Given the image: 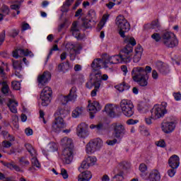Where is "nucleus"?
Segmentation results:
<instances>
[{
	"instance_id": "obj_8",
	"label": "nucleus",
	"mask_w": 181,
	"mask_h": 181,
	"mask_svg": "<svg viewBox=\"0 0 181 181\" xmlns=\"http://www.w3.org/2000/svg\"><path fill=\"white\" fill-rule=\"evenodd\" d=\"M52 94L53 90H52V88L49 86H45L43 88L40 96L42 107H47V105L50 104Z\"/></svg>"
},
{
	"instance_id": "obj_11",
	"label": "nucleus",
	"mask_w": 181,
	"mask_h": 181,
	"mask_svg": "<svg viewBox=\"0 0 181 181\" xmlns=\"http://www.w3.org/2000/svg\"><path fill=\"white\" fill-rule=\"evenodd\" d=\"M63 128H66V122L62 117L55 116V119L52 122V129L54 132H60Z\"/></svg>"
},
{
	"instance_id": "obj_17",
	"label": "nucleus",
	"mask_w": 181,
	"mask_h": 181,
	"mask_svg": "<svg viewBox=\"0 0 181 181\" xmlns=\"http://www.w3.org/2000/svg\"><path fill=\"white\" fill-rule=\"evenodd\" d=\"M69 163H71L74 159V156L77 153V149L71 139H69Z\"/></svg>"
},
{
	"instance_id": "obj_18",
	"label": "nucleus",
	"mask_w": 181,
	"mask_h": 181,
	"mask_svg": "<svg viewBox=\"0 0 181 181\" xmlns=\"http://www.w3.org/2000/svg\"><path fill=\"white\" fill-rule=\"evenodd\" d=\"M19 55L25 57L30 56V57H33L34 56L33 52L28 49H18L13 52V57H15V59H18Z\"/></svg>"
},
{
	"instance_id": "obj_20",
	"label": "nucleus",
	"mask_w": 181,
	"mask_h": 181,
	"mask_svg": "<svg viewBox=\"0 0 181 181\" xmlns=\"http://www.w3.org/2000/svg\"><path fill=\"white\" fill-rule=\"evenodd\" d=\"M97 162V158L95 156H88L86 160H83L78 169H88L89 166H93Z\"/></svg>"
},
{
	"instance_id": "obj_54",
	"label": "nucleus",
	"mask_w": 181,
	"mask_h": 181,
	"mask_svg": "<svg viewBox=\"0 0 181 181\" xmlns=\"http://www.w3.org/2000/svg\"><path fill=\"white\" fill-rule=\"evenodd\" d=\"M88 18H90V19H94L95 18V11L91 9L88 13Z\"/></svg>"
},
{
	"instance_id": "obj_48",
	"label": "nucleus",
	"mask_w": 181,
	"mask_h": 181,
	"mask_svg": "<svg viewBox=\"0 0 181 181\" xmlns=\"http://www.w3.org/2000/svg\"><path fill=\"white\" fill-rule=\"evenodd\" d=\"M62 12H63V13L68 12L69 11V0H66L65 3L64 4V5L62 6V8H61Z\"/></svg>"
},
{
	"instance_id": "obj_44",
	"label": "nucleus",
	"mask_w": 181,
	"mask_h": 181,
	"mask_svg": "<svg viewBox=\"0 0 181 181\" xmlns=\"http://www.w3.org/2000/svg\"><path fill=\"white\" fill-rule=\"evenodd\" d=\"M13 67L14 70H22V63L19 61H13Z\"/></svg>"
},
{
	"instance_id": "obj_12",
	"label": "nucleus",
	"mask_w": 181,
	"mask_h": 181,
	"mask_svg": "<svg viewBox=\"0 0 181 181\" xmlns=\"http://www.w3.org/2000/svg\"><path fill=\"white\" fill-rule=\"evenodd\" d=\"M52 78V74L49 71H45L42 74L37 76V83L39 88H42L45 84H47Z\"/></svg>"
},
{
	"instance_id": "obj_23",
	"label": "nucleus",
	"mask_w": 181,
	"mask_h": 181,
	"mask_svg": "<svg viewBox=\"0 0 181 181\" xmlns=\"http://www.w3.org/2000/svg\"><path fill=\"white\" fill-rule=\"evenodd\" d=\"M105 111L110 118H115L117 116L115 114V107L112 104L106 105L105 106Z\"/></svg>"
},
{
	"instance_id": "obj_31",
	"label": "nucleus",
	"mask_w": 181,
	"mask_h": 181,
	"mask_svg": "<svg viewBox=\"0 0 181 181\" xmlns=\"http://www.w3.org/2000/svg\"><path fill=\"white\" fill-rule=\"evenodd\" d=\"M4 166H6V168H8V169H14L16 172H23L21 167L16 165L15 163H4Z\"/></svg>"
},
{
	"instance_id": "obj_22",
	"label": "nucleus",
	"mask_w": 181,
	"mask_h": 181,
	"mask_svg": "<svg viewBox=\"0 0 181 181\" xmlns=\"http://www.w3.org/2000/svg\"><path fill=\"white\" fill-rule=\"evenodd\" d=\"M79 172H81V174L78 175V181H90L91 177H93L90 171H83V170L79 169Z\"/></svg>"
},
{
	"instance_id": "obj_61",
	"label": "nucleus",
	"mask_w": 181,
	"mask_h": 181,
	"mask_svg": "<svg viewBox=\"0 0 181 181\" xmlns=\"http://www.w3.org/2000/svg\"><path fill=\"white\" fill-rule=\"evenodd\" d=\"M168 173L170 177H173L176 174V170H175V168H173V169L168 170Z\"/></svg>"
},
{
	"instance_id": "obj_39",
	"label": "nucleus",
	"mask_w": 181,
	"mask_h": 181,
	"mask_svg": "<svg viewBox=\"0 0 181 181\" xmlns=\"http://www.w3.org/2000/svg\"><path fill=\"white\" fill-rule=\"evenodd\" d=\"M124 180V172L120 171L112 177V181H122Z\"/></svg>"
},
{
	"instance_id": "obj_13",
	"label": "nucleus",
	"mask_w": 181,
	"mask_h": 181,
	"mask_svg": "<svg viewBox=\"0 0 181 181\" xmlns=\"http://www.w3.org/2000/svg\"><path fill=\"white\" fill-rule=\"evenodd\" d=\"M72 36L76 37L77 40H83V35L80 33V28L78 27V21H76L72 23L70 30Z\"/></svg>"
},
{
	"instance_id": "obj_10",
	"label": "nucleus",
	"mask_w": 181,
	"mask_h": 181,
	"mask_svg": "<svg viewBox=\"0 0 181 181\" xmlns=\"http://www.w3.org/2000/svg\"><path fill=\"white\" fill-rule=\"evenodd\" d=\"M103 146V140L101 139H95L88 142L86 144V153H94V152H97L99 149Z\"/></svg>"
},
{
	"instance_id": "obj_38",
	"label": "nucleus",
	"mask_w": 181,
	"mask_h": 181,
	"mask_svg": "<svg viewBox=\"0 0 181 181\" xmlns=\"http://www.w3.org/2000/svg\"><path fill=\"white\" fill-rule=\"evenodd\" d=\"M110 18V15L105 14L103 15L102 20L99 23V26H100V29H103L104 26L105 25V23H107V21H108V18Z\"/></svg>"
},
{
	"instance_id": "obj_28",
	"label": "nucleus",
	"mask_w": 181,
	"mask_h": 181,
	"mask_svg": "<svg viewBox=\"0 0 181 181\" xmlns=\"http://www.w3.org/2000/svg\"><path fill=\"white\" fill-rule=\"evenodd\" d=\"M76 88L72 87L69 91V101L71 103H74L77 100V93H76Z\"/></svg>"
},
{
	"instance_id": "obj_59",
	"label": "nucleus",
	"mask_w": 181,
	"mask_h": 181,
	"mask_svg": "<svg viewBox=\"0 0 181 181\" xmlns=\"http://www.w3.org/2000/svg\"><path fill=\"white\" fill-rule=\"evenodd\" d=\"M2 145L4 148H11V146H12V143H11V141H4L2 142Z\"/></svg>"
},
{
	"instance_id": "obj_25",
	"label": "nucleus",
	"mask_w": 181,
	"mask_h": 181,
	"mask_svg": "<svg viewBox=\"0 0 181 181\" xmlns=\"http://www.w3.org/2000/svg\"><path fill=\"white\" fill-rule=\"evenodd\" d=\"M69 54L71 60L73 61L76 59V55L78 54V48L77 46L69 43Z\"/></svg>"
},
{
	"instance_id": "obj_49",
	"label": "nucleus",
	"mask_w": 181,
	"mask_h": 181,
	"mask_svg": "<svg viewBox=\"0 0 181 181\" xmlns=\"http://www.w3.org/2000/svg\"><path fill=\"white\" fill-rule=\"evenodd\" d=\"M151 37L155 40L156 42H159L161 39L162 40V37H160V34L158 33H155L151 35Z\"/></svg>"
},
{
	"instance_id": "obj_26",
	"label": "nucleus",
	"mask_w": 181,
	"mask_h": 181,
	"mask_svg": "<svg viewBox=\"0 0 181 181\" xmlns=\"http://www.w3.org/2000/svg\"><path fill=\"white\" fill-rule=\"evenodd\" d=\"M104 64V61L100 58H97L94 59L91 64V67L93 71H97V70H100L101 69V64Z\"/></svg>"
},
{
	"instance_id": "obj_30",
	"label": "nucleus",
	"mask_w": 181,
	"mask_h": 181,
	"mask_svg": "<svg viewBox=\"0 0 181 181\" xmlns=\"http://www.w3.org/2000/svg\"><path fill=\"white\" fill-rule=\"evenodd\" d=\"M82 26L85 28V29H90L93 28V25H94V21L86 18H82Z\"/></svg>"
},
{
	"instance_id": "obj_41",
	"label": "nucleus",
	"mask_w": 181,
	"mask_h": 181,
	"mask_svg": "<svg viewBox=\"0 0 181 181\" xmlns=\"http://www.w3.org/2000/svg\"><path fill=\"white\" fill-rule=\"evenodd\" d=\"M58 68L61 71H67V70H69V62L62 63L58 66Z\"/></svg>"
},
{
	"instance_id": "obj_36",
	"label": "nucleus",
	"mask_w": 181,
	"mask_h": 181,
	"mask_svg": "<svg viewBox=\"0 0 181 181\" xmlns=\"http://www.w3.org/2000/svg\"><path fill=\"white\" fill-rule=\"evenodd\" d=\"M33 158H31V163L33 166L40 169V163H39V160H37V156H31Z\"/></svg>"
},
{
	"instance_id": "obj_29",
	"label": "nucleus",
	"mask_w": 181,
	"mask_h": 181,
	"mask_svg": "<svg viewBox=\"0 0 181 181\" xmlns=\"http://www.w3.org/2000/svg\"><path fill=\"white\" fill-rule=\"evenodd\" d=\"M69 114V110L66 109H58L54 113V117H61L62 118H66Z\"/></svg>"
},
{
	"instance_id": "obj_35",
	"label": "nucleus",
	"mask_w": 181,
	"mask_h": 181,
	"mask_svg": "<svg viewBox=\"0 0 181 181\" xmlns=\"http://www.w3.org/2000/svg\"><path fill=\"white\" fill-rule=\"evenodd\" d=\"M83 114V107H78L72 112L73 118H78Z\"/></svg>"
},
{
	"instance_id": "obj_33",
	"label": "nucleus",
	"mask_w": 181,
	"mask_h": 181,
	"mask_svg": "<svg viewBox=\"0 0 181 181\" xmlns=\"http://www.w3.org/2000/svg\"><path fill=\"white\" fill-rule=\"evenodd\" d=\"M25 146L31 156H37V153L36 152V150H35L33 146H32V144H25Z\"/></svg>"
},
{
	"instance_id": "obj_6",
	"label": "nucleus",
	"mask_w": 181,
	"mask_h": 181,
	"mask_svg": "<svg viewBox=\"0 0 181 181\" xmlns=\"http://www.w3.org/2000/svg\"><path fill=\"white\" fill-rule=\"evenodd\" d=\"M168 103L165 102L161 103L160 105H156L151 110L152 119H159V118H163L165 114L168 112L166 107Z\"/></svg>"
},
{
	"instance_id": "obj_53",
	"label": "nucleus",
	"mask_w": 181,
	"mask_h": 181,
	"mask_svg": "<svg viewBox=\"0 0 181 181\" xmlns=\"http://www.w3.org/2000/svg\"><path fill=\"white\" fill-rule=\"evenodd\" d=\"M119 166H121L122 169H129V164L127 161H123L119 163Z\"/></svg>"
},
{
	"instance_id": "obj_3",
	"label": "nucleus",
	"mask_w": 181,
	"mask_h": 181,
	"mask_svg": "<svg viewBox=\"0 0 181 181\" xmlns=\"http://www.w3.org/2000/svg\"><path fill=\"white\" fill-rule=\"evenodd\" d=\"M116 25H117L118 29H119V35L121 36V37H124V39H127V37H132L131 36H126L125 34L127 33V32H129L131 29V25L125 19V17L122 15H119L116 18Z\"/></svg>"
},
{
	"instance_id": "obj_32",
	"label": "nucleus",
	"mask_w": 181,
	"mask_h": 181,
	"mask_svg": "<svg viewBox=\"0 0 181 181\" xmlns=\"http://www.w3.org/2000/svg\"><path fill=\"white\" fill-rule=\"evenodd\" d=\"M90 129H95L97 132H101V131L105 130V127L103 123H99L98 124H90Z\"/></svg>"
},
{
	"instance_id": "obj_19",
	"label": "nucleus",
	"mask_w": 181,
	"mask_h": 181,
	"mask_svg": "<svg viewBox=\"0 0 181 181\" xmlns=\"http://www.w3.org/2000/svg\"><path fill=\"white\" fill-rule=\"evenodd\" d=\"M156 66L158 71L163 76L169 74L170 70L169 69V66H168V64L163 63L162 61H158L156 63Z\"/></svg>"
},
{
	"instance_id": "obj_50",
	"label": "nucleus",
	"mask_w": 181,
	"mask_h": 181,
	"mask_svg": "<svg viewBox=\"0 0 181 181\" xmlns=\"http://www.w3.org/2000/svg\"><path fill=\"white\" fill-rule=\"evenodd\" d=\"M144 49L142 48V46L138 45L135 49V54L142 55Z\"/></svg>"
},
{
	"instance_id": "obj_24",
	"label": "nucleus",
	"mask_w": 181,
	"mask_h": 181,
	"mask_svg": "<svg viewBox=\"0 0 181 181\" xmlns=\"http://www.w3.org/2000/svg\"><path fill=\"white\" fill-rule=\"evenodd\" d=\"M149 181H160V173L158 170H153L151 171L148 175Z\"/></svg>"
},
{
	"instance_id": "obj_16",
	"label": "nucleus",
	"mask_w": 181,
	"mask_h": 181,
	"mask_svg": "<svg viewBox=\"0 0 181 181\" xmlns=\"http://www.w3.org/2000/svg\"><path fill=\"white\" fill-rule=\"evenodd\" d=\"M175 128H176V124H175L174 122H162L161 129L165 134H170V132H173V131H175Z\"/></svg>"
},
{
	"instance_id": "obj_47",
	"label": "nucleus",
	"mask_w": 181,
	"mask_h": 181,
	"mask_svg": "<svg viewBox=\"0 0 181 181\" xmlns=\"http://www.w3.org/2000/svg\"><path fill=\"white\" fill-rule=\"evenodd\" d=\"M11 86L13 90H21V83L19 81H14L11 83Z\"/></svg>"
},
{
	"instance_id": "obj_14",
	"label": "nucleus",
	"mask_w": 181,
	"mask_h": 181,
	"mask_svg": "<svg viewBox=\"0 0 181 181\" xmlns=\"http://www.w3.org/2000/svg\"><path fill=\"white\" fill-rule=\"evenodd\" d=\"M88 126L86 123H81L78 125L76 134L79 138H87L88 136Z\"/></svg>"
},
{
	"instance_id": "obj_4",
	"label": "nucleus",
	"mask_w": 181,
	"mask_h": 181,
	"mask_svg": "<svg viewBox=\"0 0 181 181\" xmlns=\"http://www.w3.org/2000/svg\"><path fill=\"white\" fill-rule=\"evenodd\" d=\"M94 89L91 91L90 95L91 97H95L97 95V91L101 87V76L100 74L96 75H90L89 81L86 83V88H93Z\"/></svg>"
},
{
	"instance_id": "obj_40",
	"label": "nucleus",
	"mask_w": 181,
	"mask_h": 181,
	"mask_svg": "<svg viewBox=\"0 0 181 181\" xmlns=\"http://www.w3.org/2000/svg\"><path fill=\"white\" fill-rule=\"evenodd\" d=\"M139 170L141 173V176H146V173H145V172L148 170V166H146L145 163H141L139 167Z\"/></svg>"
},
{
	"instance_id": "obj_60",
	"label": "nucleus",
	"mask_w": 181,
	"mask_h": 181,
	"mask_svg": "<svg viewBox=\"0 0 181 181\" xmlns=\"http://www.w3.org/2000/svg\"><path fill=\"white\" fill-rule=\"evenodd\" d=\"M30 28V25L28 23H23L22 24V30L25 32V30H28V29Z\"/></svg>"
},
{
	"instance_id": "obj_62",
	"label": "nucleus",
	"mask_w": 181,
	"mask_h": 181,
	"mask_svg": "<svg viewBox=\"0 0 181 181\" xmlns=\"http://www.w3.org/2000/svg\"><path fill=\"white\" fill-rule=\"evenodd\" d=\"M20 162L22 165H25L26 166L30 164L29 160H26L25 157L21 158Z\"/></svg>"
},
{
	"instance_id": "obj_43",
	"label": "nucleus",
	"mask_w": 181,
	"mask_h": 181,
	"mask_svg": "<svg viewBox=\"0 0 181 181\" xmlns=\"http://www.w3.org/2000/svg\"><path fill=\"white\" fill-rule=\"evenodd\" d=\"M59 100L62 105H67L69 103V95H61Z\"/></svg>"
},
{
	"instance_id": "obj_7",
	"label": "nucleus",
	"mask_w": 181,
	"mask_h": 181,
	"mask_svg": "<svg viewBox=\"0 0 181 181\" xmlns=\"http://www.w3.org/2000/svg\"><path fill=\"white\" fill-rule=\"evenodd\" d=\"M120 108L123 115L130 118L134 115L135 110L134 109V104L132 101L127 99H124L120 102Z\"/></svg>"
},
{
	"instance_id": "obj_46",
	"label": "nucleus",
	"mask_w": 181,
	"mask_h": 181,
	"mask_svg": "<svg viewBox=\"0 0 181 181\" xmlns=\"http://www.w3.org/2000/svg\"><path fill=\"white\" fill-rule=\"evenodd\" d=\"M121 141H119L118 139L115 138L113 140H107L106 141L107 145H109L110 146H114L115 144H119Z\"/></svg>"
},
{
	"instance_id": "obj_9",
	"label": "nucleus",
	"mask_w": 181,
	"mask_h": 181,
	"mask_svg": "<svg viewBox=\"0 0 181 181\" xmlns=\"http://www.w3.org/2000/svg\"><path fill=\"white\" fill-rule=\"evenodd\" d=\"M112 127L113 128V136L119 141H121L124 137V134H127V130H125V126L121 123H112Z\"/></svg>"
},
{
	"instance_id": "obj_37",
	"label": "nucleus",
	"mask_w": 181,
	"mask_h": 181,
	"mask_svg": "<svg viewBox=\"0 0 181 181\" xmlns=\"http://www.w3.org/2000/svg\"><path fill=\"white\" fill-rule=\"evenodd\" d=\"M1 86V93H3V94H8V93H9V86H8V82H6V81H3Z\"/></svg>"
},
{
	"instance_id": "obj_52",
	"label": "nucleus",
	"mask_w": 181,
	"mask_h": 181,
	"mask_svg": "<svg viewBox=\"0 0 181 181\" xmlns=\"http://www.w3.org/2000/svg\"><path fill=\"white\" fill-rule=\"evenodd\" d=\"M141 57H142V55L139 54H135L133 57V62L134 63H138L139 60H141Z\"/></svg>"
},
{
	"instance_id": "obj_64",
	"label": "nucleus",
	"mask_w": 181,
	"mask_h": 181,
	"mask_svg": "<svg viewBox=\"0 0 181 181\" xmlns=\"http://www.w3.org/2000/svg\"><path fill=\"white\" fill-rule=\"evenodd\" d=\"M12 37H16L19 35V30H12L11 33Z\"/></svg>"
},
{
	"instance_id": "obj_27",
	"label": "nucleus",
	"mask_w": 181,
	"mask_h": 181,
	"mask_svg": "<svg viewBox=\"0 0 181 181\" xmlns=\"http://www.w3.org/2000/svg\"><path fill=\"white\" fill-rule=\"evenodd\" d=\"M7 105L13 114H16V112H18V102H16V100L13 99L10 100Z\"/></svg>"
},
{
	"instance_id": "obj_2",
	"label": "nucleus",
	"mask_w": 181,
	"mask_h": 181,
	"mask_svg": "<svg viewBox=\"0 0 181 181\" xmlns=\"http://www.w3.org/2000/svg\"><path fill=\"white\" fill-rule=\"evenodd\" d=\"M132 76L134 81L137 83L140 87H148L149 76L144 68L141 66L134 67L132 70Z\"/></svg>"
},
{
	"instance_id": "obj_15",
	"label": "nucleus",
	"mask_w": 181,
	"mask_h": 181,
	"mask_svg": "<svg viewBox=\"0 0 181 181\" xmlns=\"http://www.w3.org/2000/svg\"><path fill=\"white\" fill-rule=\"evenodd\" d=\"M61 145L64 148L62 151V159L66 162L69 160V137L65 136L61 140Z\"/></svg>"
},
{
	"instance_id": "obj_63",
	"label": "nucleus",
	"mask_w": 181,
	"mask_h": 181,
	"mask_svg": "<svg viewBox=\"0 0 181 181\" xmlns=\"http://www.w3.org/2000/svg\"><path fill=\"white\" fill-rule=\"evenodd\" d=\"M93 105H95V109L96 110V111H100L101 110V105H100V103L94 101Z\"/></svg>"
},
{
	"instance_id": "obj_34",
	"label": "nucleus",
	"mask_w": 181,
	"mask_h": 181,
	"mask_svg": "<svg viewBox=\"0 0 181 181\" xmlns=\"http://www.w3.org/2000/svg\"><path fill=\"white\" fill-rule=\"evenodd\" d=\"M151 28L155 29L156 32H159L160 30V23H159V21L155 20L151 23Z\"/></svg>"
},
{
	"instance_id": "obj_57",
	"label": "nucleus",
	"mask_w": 181,
	"mask_h": 181,
	"mask_svg": "<svg viewBox=\"0 0 181 181\" xmlns=\"http://www.w3.org/2000/svg\"><path fill=\"white\" fill-rule=\"evenodd\" d=\"M88 111H93V112H96L97 110L95 109V106L94 105V103L89 104L88 105Z\"/></svg>"
},
{
	"instance_id": "obj_58",
	"label": "nucleus",
	"mask_w": 181,
	"mask_h": 181,
	"mask_svg": "<svg viewBox=\"0 0 181 181\" xmlns=\"http://www.w3.org/2000/svg\"><path fill=\"white\" fill-rule=\"evenodd\" d=\"M5 42V30L0 34V46Z\"/></svg>"
},
{
	"instance_id": "obj_51",
	"label": "nucleus",
	"mask_w": 181,
	"mask_h": 181,
	"mask_svg": "<svg viewBox=\"0 0 181 181\" xmlns=\"http://www.w3.org/2000/svg\"><path fill=\"white\" fill-rule=\"evenodd\" d=\"M138 122H139V120H135L134 119H129L128 120H127L126 124L127 125H135V124H138Z\"/></svg>"
},
{
	"instance_id": "obj_45",
	"label": "nucleus",
	"mask_w": 181,
	"mask_h": 181,
	"mask_svg": "<svg viewBox=\"0 0 181 181\" xmlns=\"http://www.w3.org/2000/svg\"><path fill=\"white\" fill-rule=\"evenodd\" d=\"M48 146L49 148V152H56V151L58 149L57 144L54 142L49 143Z\"/></svg>"
},
{
	"instance_id": "obj_55",
	"label": "nucleus",
	"mask_w": 181,
	"mask_h": 181,
	"mask_svg": "<svg viewBox=\"0 0 181 181\" xmlns=\"http://www.w3.org/2000/svg\"><path fill=\"white\" fill-rule=\"evenodd\" d=\"M60 175H62L64 179H67V177H69V174H67V170H66V169L64 168H62L61 170Z\"/></svg>"
},
{
	"instance_id": "obj_1",
	"label": "nucleus",
	"mask_w": 181,
	"mask_h": 181,
	"mask_svg": "<svg viewBox=\"0 0 181 181\" xmlns=\"http://www.w3.org/2000/svg\"><path fill=\"white\" fill-rule=\"evenodd\" d=\"M124 43H127V45L121 50L119 55L106 57L103 62L105 69H108L111 64L130 63L131 60H132L134 46L136 45V40L134 37H127L124 39Z\"/></svg>"
},
{
	"instance_id": "obj_56",
	"label": "nucleus",
	"mask_w": 181,
	"mask_h": 181,
	"mask_svg": "<svg viewBox=\"0 0 181 181\" xmlns=\"http://www.w3.org/2000/svg\"><path fill=\"white\" fill-rule=\"evenodd\" d=\"M115 89L118 90L120 93H122L124 91V82L122 83H119V85H117L115 86Z\"/></svg>"
},
{
	"instance_id": "obj_42",
	"label": "nucleus",
	"mask_w": 181,
	"mask_h": 181,
	"mask_svg": "<svg viewBox=\"0 0 181 181\" xmlns=\"http://www.w3.org/2000/svg\"><path fill=\"white\" fill-rule=\"evenodd\" d=\"M97 74H100V84H101L103 80H104V81H107V80H108V75L103 74V76H102L100 71H98L97 72L93 73L90 74V76H95Z\"/></svg>"
},
{
	"instance_id": "obj_5",
	"label": "nucleus",
	"mask_w": 181,
	"mask_h": 181,
	"mask_svg": "<svg viewBox=\"0 0 181 181\" xmlns=\"http://www.w3.org/2000/svg\"><path fill=\"white\" fill-rule=\"evenodd\" d=\"M162 42L165 47L173 48L179 45L176 35L171 32H165L162 35Z\"/></svg>"
},
{
	"instance_id": "obj_21",
	"label": "nucleus",
	"mask_w": 181,
	"mask_h": 181,
	"mask_svg": "<svg viewBox=\"0 0 181 181\" xmlns=\"http://www.w3.org/2000/svg\"><path fill=\"white\" fill-rule=\"evenodd\" d=\"M168 165L172 169H177L180 165V158L176 155H173L168 160Z\"/></svg>"
}]
</instances>
